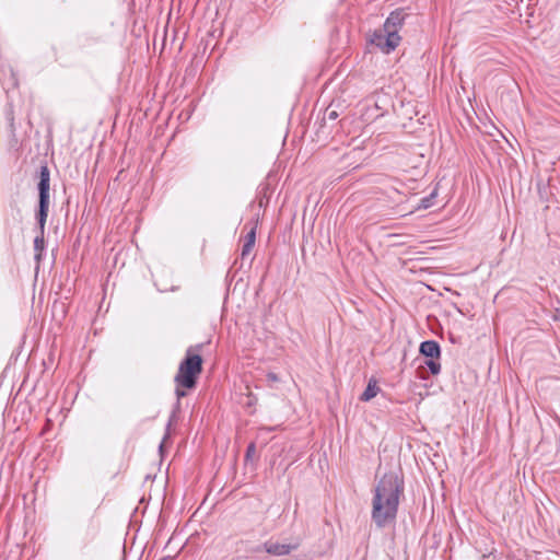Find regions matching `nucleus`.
<instances>
[{"instance_id":"f257e3e1","label":"nucleus","mask_w":560,"mask_h":560,"mask_svg":"<svg viewBox=\"0 0 560 560\" xmlns=\"http://www.w3.org/2000/svg\"><path fill=\"white\" fill-rule=\"evenodd\" d=\"M404 482L394 471L386 472L374 489L372 520L382 528L396 518Z\"/></svg>"},{"instance_id":"f03ea898","label":"nucleus","mask_w":560,"mask_h":560,"mask_svg":"<svg viewBox=\"0 0 560 560\" xmlns=\"http://www.w3.org/2000/svg\"><path fill=\"white\" fill-rule=\"evenodd\" d=\"M202 371V358L199 354L187 350L185 359L180 362L178 371L174 377L176 384V396L178 400L186 396L184 388L192 389L196 387L197 377Z\"/></svg>"},{"instance_id":"7ed1b4c3","label":"nucleus","mask_w":560,"mask_h":560,"mask_svg":"<svg viewBox=\"0 0 560 560\" xmlns=\"http://www.w3.org/2000/svg\"><path fill=\"white\" fill-rule=\"evenodd\" d=\"M49 182L50 173L48 167L44 165L40 167V176L38 183L39 210L37 213V222L39 226V235H37L34 240V249L36 252L35 258L38 261L42 258V252L44 250L45 246L44 232L49 210Z\"/></svg>"},{"instance_id":"20e7f679","label":"nucleus","mask_w":560,"mask_h":560,"mask_svg":"<svg viewBox=\"0 0 560 560\" xmlns=\"http://www.w3.org/2000/svg\"><path fill=\"white\" fill-rule=\"evenodd\" d=\"M399 34L393 32H384V27L373 33L370 43L378 47L383 52L389 54L400 43Z\"/></svg>"},{"instance_id":"39448f33","label":"nucleus","mask_w":560,"mask_h":560,"mask_svg":"<svg viewBox=\"0 0 560 560\" xmlns=\"http://www.w3.org/2000/svg\"><path fill=\"white\" fill-rule=\"evenodd\" d=\"M299 546H300L299 540L291 542V544H281L278 541L269 540L264 544V549L266 552H268L269 555H272V556H285V555H289L290 552L296 550L299 548Z\"/></svg>"},{"instance_id":"423d86ee","label":"nucleus","mask_w":560,"mask_h":560,"mask_svg":"<svg viewBox=\"0 0 560 560\" xmlns=\"http://www.w3.org/2000/svg\"><path fill=\"white\" fill-rule=\"evenodd\" d=\"M405 18L406 13L404 12V10L393 11L383 25L384 32H393L395 34H398L400 27L404 24Z\"/></svg>"},{"instance_id":"0eeeda50","label":"nucleus","mask_w":560,"mask_h":560,"mask_svg":"<svg viewBox=\"0 0 560 560\" xmlns=\"http://www.w3.org/2000/svg\"><path fill=\"white\" fill-rule=\"evenodd\" d=\"M420 353L430 359H439L441 354L440 346L436 341L427 340L420 345Z\"/></svg>"},{"instance_id":"6e6552de","label":"nucleus","mask_w":560,"mask_h":560,"mask_svg":"<svg viewBox=\"0 0 560 560\" xmlns=\"http://www.w3.org/2000/svg\"><path fill=\"white\" fill-rule=\"evenodd\" d=\"M378 392H380V387L377 385V382L375 380H370L368 383V386L364 389V392L362 393L360 399L362 401H369L372 398H374Z\"/></svg>"},{"instance_id":"1a4fd4ad","label":"nucleus","mask_w":560,"mask_h":560,"mask_svg":"<svg viewBox=\"0 0 560 560\" xmlns=\"http://www.w3.org/2000/svg\"><path fill=\"white\" fill-rule=\"evenodd\" d=\"M427 366L429 368L430 372L434 375L439 374L441 371V364L435 359H429L425 362Z\"/></svg>"},{"instance_id":"9d476101","label":"nucleus","mask_w":560,"mask_h":560,"mask_svg":"<svg viewBox=\"0 0 560 560\" xmlns=\"http://www.w3.org/2000/svg\"><path fill=\"white\" fill-rule=\"evenodd\" d=\"M256 242V226H253L244 238V243L255 246Z\"/></svg>"},{"instance_id":"9b49d317","label":"nucleus","mask_w":560,"mask_h":560,"mask_svg":"<svg viewBox=\"0 0 560 560\" xmlns=\"http://www.w3.org/2000/svg\"><path fill=\"white\" fill-rule=\"evenodd\" d=\"M435 195H436L435 191H433L429 197L422 198L419 207L422 209H428V208L432 207V205H433L432 199L435 197Z\"/></svg>"},{"instance_id":"f8f14e48","label":"nucleus","mask_w":560,"mask_h":560,"mask_svg":"<svg viewBox=\"0 0 560 560\" xmlns=\"http://www.w3.org/2000/svg\"><path fill=\"white\" fill-rule=\"evenodd\" d=\"M254 246L250 244L244 243L242 246L241 257L242 259H245L249 254L252 253Z\"/></svg>"},{"instance_id":"ddd939ff","label":"nucleus","mask_w":560,"mask_h":560,"mask_svg":"<svg viewBox=\"0 0 560 560\" xmlns=\"http://www.w3.org/2000/svg\"><path fill=\"white\" fill-rule=\"evenodd\" d=\"M255 454H256V445H255V443H250L246 450V459H250L252 457L255 456Z\"/></svg>"},{"instance_id":"4468645a","label":"nucleus","mask_w":560,"mask_h":560,"mask_svg":"<svg viewBox=\"0 0 560 560\" xmlns=\"http://www.w3.org/2000/svg\"><path fill=\"white\" fill-rule=\"evenodd\" d=\"M267 378L269 382H278L279 381L278 375L272 372H269L267 374Z\"/></svg>"},{"instance_id":"2eb2a0df","label":"nucleus","mask_w":560,"mask_h":560,"mask_svg":"<svg viewBox=\"0 0 560 560\" xmlns=\"http://www.w3.org/2000/svg\"><path fill=\"white\" fill-rule=\"evenodd\" d=\"M327 117L330 119V120H334L338 117V114L336 110H328L327 112Z\"/></svg>"}]
</instances>
